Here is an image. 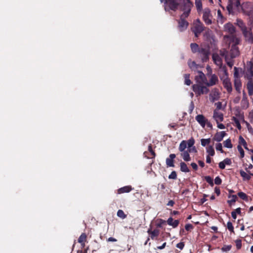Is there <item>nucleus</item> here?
<instances>
[{
    "instance_id": "nucleus-9",
    "label": "nucleus",
    "mask_w": 253,
    "mask_h": 253,
    "mask_svg": "<svg viewBox=\"0 0 253 253\" xmlns=\"http://www.w3.org/2000/svg\"><path fill=\"white\" fill-rule=\"evenodd\" d=\"M211 17L210 9H205L203 12V19L206 24L210 25L211 24Z\"/></svg>"
},
{
    "instance_id": "nucleus-1",
    "label": "nucleus",
    "mask_w": 253,
    "mask_h": 253,
    "mask_svg": "<svg viewBox=\"0 0 253 253\" xmlns=\"http://www.w3.org/2000/svg\"><path fill=\"white\" fill-rule=\"evenodd\" d=\"M193 6V4L190 0H179L178 8L181 11L183 12L181 14L182 17H188L189 16Z\"/></svg>"
},
{
    "instance_id": "nucleus-10",
    "label": "nucleus",
    "mask_w": 253,
    "mask_h": 253,
    "mask_svg": "<svg viewBox=\"0 0 253 253\" xmlns=\"http://www.w3.org/2000/svg\"><path fill=\"white\" fill-rule=\"evenodd\" d=\"M240 54L239 48L237 47L236 44H233L232 45L231 49L229 54H226L231 58H235L238 56Z\"/></svg>"
},
{
    "instance_id": "nucleus-48",
    "label": "nucleus",
    "mask_w": 253,
    "mask_h": 253,
    "mask_svg": "<svg viewBox=\"0 0 253 253\" xmlns=\"http://www.w3.org/2000/svg\"><path fill=\"white\" fill-rule=\"evenodd\" d=\"M232 248V246L231 245H224L222 248L221 251L223 252H227L229 251Z\"/></svg>"
},
{
    "instance_id": "nucleus-64",
    "label": "nucleus",
    "mask_w": 253,
    "mask_h": 253,
    "mask_svg": "<svg viewBox=\"0 0 253 253\" xmlns=\"http://www.w3.org/2000/svg\"><path fill=\"white\" fill-rule=\"evenodd\" d=\"M247 127L249 131L252 133L253 134V128L249 124H247Z\"/></svg>"
},
{
    "instance_id": "nucleus-36",
    "label": "nucleus",
    "mask_w": 253,
    "mask_h": 253,
    "mask_svg": "<svg viewBox=\"0 0 253 253\" xmlns=\"http://www.w3.org/2000/svg\"><path fill=\"white\" fill-rule=\"evenodd\" d=\"M187 147V141L185 140H182L180 143L178 150L180 152H183L185 151V149Z\"/></svg>"
},
{
    "instance_id": "nucleus-30",
    "label": "nucleus",
    "mask_w": 253,
    "mask_h": 253,
    "mask_svg": "<svg viewBox=\"0 0 253 253\" xmlns=\"http://www.w3.org/2000/svg\"><path fill=\"white\" fill-rule=\"evenodd\" d=\"M234 86H235V89L238 92H240L241 88L242 87V83L240 80L235 79L234 80Z\"/></svg>"
},
{
    "instance_id": "nucleus-27",
    "label": "nucleus",
    "mask_w": 253,
    "mask_h": 253,
    "mask_svg": "<svg viewBox=\"0 0 253 253\" xmlns=\"http://www.w3.org/2000/svg\"><path fill=\"white\" fill-rule=\"evenodd\" d=\"M236 24L238 26L240 27L241 29L242 32L244 30H245L246 29H247V27L245 24V23L243 22V21L240 19H237L236 20Z\"/></svg>"
},
{
    "instance_id": "nucleus-11",
    "label": "nucleus",
    "mask_w": 253,
    "mask_h": 253,
    "mask_svg": "<svg viewBox=\"0 0 253 253\" xmlns=\"http://www.w3.org/2000/svg\"><path fill=\"white\" fill-rule=\"evenodd\" d=\"M198 75L195 77L196 82L199 84H205L206 85L207 82L205 75L202 71H198Z\"/></svg>"
},
{
    "instance_id": "nucleus-13",
    "label": "nucleus",
    "mask_w": 253,
    "mask_h": 253,
    "mask_svg": "<svg viewBox=\"0 0 253 253\" xmlns=\"http://www.w3.org/2000/svg\"><path fill=\"white\" fill-rule=\"evenodd\" d=\"M247 74L248 79H251L253 77V61L251 60L247 62Z\"/></svg>"
},
{
    "instance_id": "nucleus-55",
    "label": "nucleus",
    "mask_w": 253,
    "mask_h": 253,
    "mask_svg": "<svg viewBox=\"0 0 253 253\" xmlns=\"http://www.w3.org/2000/svg\"><path fill=\"white\" fill-rule=\"evenodd\" d=\"M236 246L237 249H240L242 247V242L241 240H237L236 241Z\"/></svg>"
},
{
    "instance_id": "nucleus-34",
    "label": "nucleus",
    "mask_w": 253,
    "mask_h": 253,
    "mask_svg": "<svg viewBox=\"0 0 253 253\" xmlns=\"http://www.w3.org/2000/svg\"><path fill=\"white\" fill-rule=\"evenodd\" d=\"M239 145H240V146L243 145L244 146V147L245 148V149L249 150V149L248 148V147H247V143L246 140L244 139V138L242 136H239Z\"/></svg>"
},
{
    "instance_id": "nucleus-50",
    "label": "nucleus",
    "mask_w": 253,
    "mask_h": 253,
    "mask_svg": "<svg viewBox=\"0 0 253 253\" xmlns=\"http://www.w3.org/2000/svg\"><path fill=\"white\" fill-rule=\"evenodd\" d=\"M237 149H238V151L240 153L241 158H243L245 155L244 151L243 149L240 145H238Z\"/></svg>"
},
{
    "instance_id": "nucleus-22",
    "label": "nucleus",
    "mask_w": 253,
    "mask_h": 253,
    "mask_svg": "<svg viewBox=\"0 0 253 253\" xmlns=\"http://www.w3.org/2000/svg\"><path fill=\"white\" fill-rule=\"evenodd\" d=\"M248 80L249 81L247 84V88L249 95L250 96H252L253 95V80L252 78Z\"/></svg>"
},
{
    "instance_id": "nucleus-38",
    "label": "nucleus",
    "mask_w": 253,
    "mask_h": 253,
    "mask_svg": "<svg viewBox=\"0 0 253 253\" xmlns=\"http://www.w3.org/2000/svg\"><path fill=\"white\" fill-rule=\"evenodd\" d=\"M211 142V138L204 139L202 138L201 139V145L203 147H205L208 145Z\"/></svg>"
},
{
    "instance_id": "nucleus-35",
    "label": "nucleus",
    "mask_w": 253,
    "mask_h": 253,
    "mask_svg": "<svg viewBox=\"0 0 253 253\" xmlns=\"http://www.w3.org/2000/svg\"><path fill=\"white\" fill-rule=\"evenodd\" d=\"M206 151L209 156H213L215 154L214 150L212 145L208 146L206 148Z\"/></svg>"
},
{
    "instance_id": "nucleus-62",
    "label": "nucleus",
    "mask_w": 253,
    "mask_h": 253,
    "mask_svg": "<svg viewBox=\"0 0 253 253\" xmlns=\"http://www.w3.org/2000/svg\"><path fill=\"white\" fill-rule=\"evenodd\" d=\"M214 192L216 194L217 196H219L220 194V188L218 187H215L214 188Z\"/></svg>"
},
{
    "instance_id": "nucleus-53",
    "label": "nucleus",
    "mask_w": 253,
    "mask_h": 253,
    "mask_svg": "<svg viewBox=\"0 0 253 253\" xmlns=\"http://www.w3.org/2000/svg\"><path fill=\"white\" fill-rule=\"evenodd\" d=\"M214 183L216 185H220L222 183V180L219 176H216L214 179Z\"/></svg>"
},
{
    "instance_id": "nucleus-61",
    "label": "nucleus",
    "mask_w": 253,
    "mask_h": 253,
    "mask_svg": "<svg viewBox=\"0 0 253 253\" xmlns=\"http://www.w3.org/2000/svg\"><path fill=\"white\" fill-rule=\"evenodd\" d=\"M225 164L224 163L223 161L220 162L219 163V167L220 169H223L225 168Z\"/></svg>"
},
{
    "instance_id": "nucleus-52",
    "label": "nucleus",
    "mask_w": 253,
    "mask_h": 253,
    "mask_svg": "<svg viewBox=\"0 0 253 253\" xmlns=\"http://www.w3.org/2000/svg\"><path fill=\"white\" fill-rule=\"evenodd\" d=\"M169 179H176L177 178V174L175 171H172L169 176Z\"/></svg>"
},
{
    "instance_id": "nucleus-2",
    "label": "nucleus",
    "mask_w": 253,
    "mask_h": 253,
    "mask_svg": "<svg viewBox=\"0 0 253 253\" xmlns=\"http://www.w3.org/2000/svg\"><path fill=\"white\" fill-rule=\"evenodd\" d=\"M204 26L200 21V19H197L193 24V27L191 28L192 31L194 33L196 37H198L199 35L204 30Z\"/></svg>"
},
{
    "instance_id": "nucleus-46",
    "label": "nucleus",
    "mask_w": 253,
    "mask_h": 253,
    "mask_svg": "<svg viewBox=\"0 0 253 253\" xmlns=\"http://www.w3.org/2000/svg\"><path fill=\"white\" fill-rule=\"evenodd\" d=\"M195 4L198 10H200L202 8V3L201 0H195Z\"/></svg>"
},
{
    "instance_id": "nucleus-3",
    "label": "nucleus",
    "mask_w": 253,
    "mask_h": 253,
    "mask_svg": "<svg viewBox=\"0 0 253 253\" xmlns=\"http://www.w3.org/2000/svg\"><path fill=\"white\" fill-rule=\"evenodd\" d=\"M192 89L197 96H200L203 94H207L210 91L207 87L199 84H193L192 85Z\"/></svg>"
},
{
    "instance_id": "nucleus-32",
    "label": "nucleus",
    "mask_w": 253,
    "mask_h": 253,
    "mask_svg": "<svg viewBox=\"0 0 253 253\" xmlns=\"http://www.w3.org/2000/svg\"><path fill=\"white\" fill-rule=\"evenodd\" d=\"M233 58H231V57H229L228 55H225V60L226 62L227 65L232 68L234 65V61L233 60Z\"/></svg>"
},
{
    "instance_id": "nucleus-43",
    "label": "nucleus",
    "mask_w": 253,
    "mask_h": 253,
    "mask_svg": "<svg viewBox=\"0 0 253 253\" xmlns=\"http://www.w3.org/2000/svg\"><path fill=\"white\" fill-rule=\"evenodd\" d=\"M148 151L151 154V157H148V158H154L156 156V153H155L154 151L152 149V146L151 144H150L148 146Z\"/></svg>"
},
{
    "instance_id": "nucleus-37",
    "label": "nucleus",
    "mask_w": 253,
    "mask_h": 253,
    "mask_svg": "<svg viewBox=\"0 0 253 253\" xmlns=\"http://www.w3.org/2000/svg\"><path fill=\"white\" fill-rule=\"evenodd\" d=\"M184 77L185 79L184 84L187 85H190L192 84V82L190 79V74H184Z\"/></svg>"
},
{
    "instance_id": "nucleus-28",
    "label": "nucleus",
    "mask_w": 253,
    "mask_h": 253,
    "mask_svg": "<svg viewBox=\"0 0 253 253\" xmlns=\"http://www.w3.org/2000/svg\"><path fill=\"white\" fill-rule=\"evenodd\" d=\"M190 152V150L188 151H184L182 152V153L181 154V157L183 158V160L186 162H189L191 160V158L190 157L189 152Z\"/></svg>"
},
{
    "instance_id": "nucleus-42",
    "label": "nucleus",
    "mask_w": 253,
    "mask_h": 253,
    "mask_svg": "<svg viewBox=\"0 0 253 253\" xmlns=\"http://www.w3.org/2000/svg\"><path fill=\"white\" fill-rule=\"evenodd\" d=\"M232 120L235 123L236 125V126L238 128V129H241L242 128L241 125L239 122V120L236 117H233L232 119Z\"/></svg>"
},
{
    "instance_id": "nucleus-6",
    "label": "nucleus",
    "mask_w": 253,
    "mask_h": 253,
    "mask_svg": "<svg viewBox=\"0 0 253 253\" xmlns=\"http://www.w3.org/2000/svg\"><path fill=\"white\" fill-rule=\"evenodd\" d=\"M240 5V0H228L226 7L229 14H233V6L238 7Z\"/></svg>"
},
{
    "instance_id": "nucleus-33",
    "label": "nucleus",
    "mask_w": 253,
    "mask_h": 253,
    "mask_svg": "<svg viewBox=\"0 0 253 253\" xmlns=\"http://www.w3.org/2000/svg\"><path fill=\"white\" fill-rule=\"evenodd\" d=\"M228 198H231V200L227 201V203L230 206H231V205L233 204H234L236 202L237 199V197L236 195H230L228 196Z\"/></svg>"
},
{
    "instance_id": "nucleus-20",
    "label": "nucleus",
    "mask_w": 253,
    "mask_h": 253,
    "mask_svg": "<svg viewBox=\"0 0 253 253\" xmlns=\"http://www.w3.org/2000/svg\"><path fill=\"white\" fill-rule=\"evenodd\" d=\"M226 135V133L224 131L217 132L214 134L213 140L217 142H220Z\"/></svg>"
},
{
    "instance_id": "nucleus-15",
    "label": "nucleus",
    "mask_w": 253,
    "mask_h": 253,
    "mask_svg": "<svg viewBox=\"0 0 253 253\" xmlns=\"http://www.w3.org/2000/svg\"><path fill=\"white\" fill-rule=\"evenodd\" d=\"M213 118L216 121L217 124L219 122H222L223 120V115L222 113L219 112L216 110L213 111Z\"/></svg>"
},
{
    "instance_id": "nucleus-17",
    "label": "nucleus",
    "mask_w": 253,
    "mask_h": 253,
    "mask_svg": "<svg viewBox=\"0 0 253 253\" xmlns=\"http://www.w3.org/2000/svg\"><path fill=\"white\" fill-rule=\"evenodd\" d=\"M133 189L131 185H127L119 188L117 190V194H121L125 193H129Z\"/></svg>"
},
{
    "instance_id": "nucleus-63",
    "label": "nucleus",
    "mask_w": 253,
    "mask_h": 253,
    "mask_svg": "<svg viewBox=\"0 0 253 253\" xmlns=\"http://www.w3.org/2000/svg\"><path fill=\"white\" fill-rule=\"evenodd\" d=\"M191 166L195 170H197L198 169V167L196 163H192L191 164Z\"/></svg>"
},
{
    "instance_id": "nucleus-60",
    "label": "nucleus",
    "mask_w": 253,
    "mask_h": 253,
    "mask_svg": "<svg viewBox=\"0 0 253 253\" xmlns=\"http://www.w3.org/2000/svg\"><path fill=\"white\" fill-rule=\"evenodd\" d=\"M189 66L191 69H194L195 67L196 68L197 65L196 64L195 62L193 61L191 63L189 64Z\"/></svg>"
},
{
    "instance_id": "nucleus-29",
    "label": "nucleus",
    "mask_w": 253,
    "mask_h": 253,
    "mask_svg": "<svg viewBox=\"0 0 253 253\" xmlns=\"http://www.w3.org/2000/svg\"><path fill=\"white\" fill-rule=\"evenodd\" d=\"M180 170L184 172H188L190 171V169L187 167L186 163L183 162H181L180 163Z\"/></svg>"
},
{
    "instance_id": "nucleus-12",
    "label": "nucleus",
    "mask_w": 253,
    "mask_h": 253,
    "mask_svg": "<svg viewBox=\"0 0 253 253\" xmlns=\"http://www.w3.org/2000/svg\"><path fill=\"white\" fill-rule=\"evenodd\" d=\"M244 36L245 37L246 40L250 43H252L253 42V35L251 30H248V28L245 30L242 31Z\"/></svg>"
},
{
    "instance_id": "nucleus-26",
    "label": "nucleus",
    "mask_w": 253,
    "mask_h": 253,
    "mask_svg": "<svg viewBox=\"0 0 253 253\" xmlns=\"http://www.w3.org/2000/svg\"><path fill=\"white\" fill-rule=\"evenodd\" d=\"M147 232L150 235V237L152 239H154V238L158 237L160 234L159 230L157 229H154L153 231L149 229Z\"/></svg>"
},
{
    "instance_id": "nucleus-21",
    "label": "nucleus",
    "mask_w": 253,
    "mask_h": 253,
    "mask_svg": "<svg viewBox=\"0 0 253 253\" xmlns=\"http://www.w3.org/2000/svg\"><path fill=\"white\" fill-rule=\"evenodd\" d=\"M225 31L230 34H234L236 32L235 27L230 23H228L224 25Z\"/></svg>"
},
{
    "instance_id": "nucleus-7",
    "label": "nucleus",
    "mask_w": 253,
    "mask_h": 253,
    "mask_svg": "<svg viewBox=\"0 0 253 253\" xmlns=\"http://www.w3.org/2000/svg\"><path fill=\"white\" fill-rule=\"evenodd\" d=\"M250 6H251V3L249 2H246L243 3L242 4H240V5L238 7H236L235 6H233L234 8L238 9L239 7H241L242 11L243 13L248 16H250L251 13V10H250ZM234 13L232 14H233L234 13V11H233Z\"/></svg>"
},
{
    "instance_id": "nucleus-54",
    "label": "nucleus",
    "mask_w": 253,
    "mask_h": 253,
    "mask_svg": "<svg viewBox=\"0 0 253 253\" xmlns=\"http://www.w3.org/2000/svg\"><path fill=\"white\" fill-rule=\"evenodd\" d=\"M167 221L162 219H160L159 222L157 224V227L161 228L162 227V225L165 224Z\"/></svg>"
},
{
    "instance_id": "nucleus-18",
    "label": "nucleus",
    "mask_w": 253,
    "mask_h": 253,
    "mask_svg": "<svg viewBox=\"0 0 253 253\" xmlns=\"http://www.w3.org/2000/svg\"><path fill=\"white\" fill-rule=\"evenodd\" d=\"M195 119L203 127L205 126L208 120L203 115H198L196 116Z\"/></svg>"
},
{
    "instance_id": "nucleus-31",
    "label": "nucleus",
    "mask_w": 253,
    "mask_h": 253,
    "mask_svg": "<svg viewBox=\"0 0 253 253\" xmlns=\"http://www.w3.org/2000/svg\"><path fill=\"white\" fill-rule=\"evenodd\" d=\"M190 47L192 52L193 53L199 52L201 48L199 47V45L196 43H191L190 44Z\"/></svg>"
},
{
    "instance_id": "nucleus-44",
    "label": "nucleus",
    "mask_w": 253,
    "mask_h": 253,
    "mask_svg": "<svg viewBox=\"0 0 253 253\" xmlns=\"http://www.w3.org/2000/svg\"><path fill=\"white\" fill-rule=\"evenodd\" d=\"M238 196L242 200L245 201L248 200V196L243 192H240L238 193Z\"/></svg>"
},
{
    "instance_id": "nucleus-23",
    "label": "nucleus",
    "mask_w": 253,
    "mask_h": 253,
    "mask_svg": "<svg viewBox=\"0 0 253 253\" xmlns=\"http://www.w3.org/2000/svg\"><path fill=\"white\" fill-rule=\"evenodd\" d=\"M167 222L168 224H169L170 226H171L174 228H176L179 224V221L178 220H174L171 217H170L168 218V219L167 221Z\"/></svg>"
},
{
    "instance_id": "nucleus-40",
    "label": "nucleus",
    "mask_w": 253,
    "mask_h": 253,
    "mask_svg": "<svg viewBox=\"0 0 253 253\" xmlns=\"http://www.w3.org/2000/svg\"><path fill=\"white\" fill-rule=\"evenodd\" d=\"M87 236L86 234L84 233H82L81 236L79 237L78 241L79 243H83V242H85Z\"/></svg>"
},
{
    "instance_id": "nucleus-56",
    "label": "nucleus",
    "mask_w": 253,
    "mask_h": 253,
    "mask_svg": "<svg viewBox=\"0 0 253 253\" xmlns=\"http://www.w3.org/2000/svg\"><path fill=\"white\" fill-rule=\"evenodd\" d=\"M193 226L191 224H187L185 226V229L186 231H189L193 229Z\"/></svg>"
},
{
    "instance_id": "nucleus-47",
    "label": "nucleus",
    "mask_w": 253,
    "mask_h": 253,
    "mask_svg": "<svg viewBox=\"0 0 253 253\" xmlns=\"http://www.w3.org/2000/svg\"><path fill=\"white\" fill-rule=\"evenodd\" d=\"M195 143V140L193 137H191L189 139L187 142V146H188V148H191L192 147Z\"/></svg>"
},
{
    "instance_id": "nucleus-25",
    "label": "nucleus",
    "mask_w": 253,
    "mask_h": 253,
    "mask_svg": "<svg viewBox=\"0 0 253 253\" xmlns=\"http://www.w3.org/2000/svg\"><path fill=\"white\" fill-rule=\"evenodd\" d=\"M240 174L243 177L244 180H249L251 178V175H253V173L250 172V174L247 173L243 170L240 171Z\"/></svg>"
},
{
    "instance_id": "nucleus-57",
    "label": "nucleus",
    "mask_w": 253,
    "mask_h": 253,
    "mask_svg": "<svg viewBox=\"0 0 253 253\" xmlns=\"http://www.w3.org/2000/svg\"><path fill=\"white\" fill-rule=\"evenodd\" d=\"M176 247L180 250H182L184 247V244L183 242H180L176 244Z\"/></svg>"
},
{
    "instance_id": "nucleus-39",
    "label": "nucleus",
    "mask_w": 253,
    "mask_h": 253,
    "mask_svg": "<svg viewBox=\"0 0 253 253\" xmlns=\"http://www.w3.org/2000/svg\"><path fill=\"white\" fill-rule=\"evenodd\" d=\"M224 146L228 148H231L233 147V145L231 143L230 139L228 138L223 142Z\"/></svg>"
},
{
    "instance_id": "nucleus-4",
    "label": "nucleus",
    "mask_w": 253,
    "mask_h": 253,
    "mask_svg": "<svg viewBox=\"0 0 253 253\" xmlns=\"http://www.w3.org/2000/svg\"><path fill=\"white\" fill-rule=\"evenodd\" d=\"M166 4L165 5L166 11L171 10L175 11L178 9L179 0H167Z\"/></svg>"
},
{
    "instance_id": "nucleus-51",
    "label": "nucleus",
    "mask_w": 253,
    "mask_h": 253,
    "mask_svg": "<svg viewBox=\"0 0 253 253\" xmlns=\"http://www.w3.org/2000/svg\"><path fill=\"white\" fill-rule=\"evenodd\" d=\"M215 149L217 151H219L222 153H223L224 152V151L222 149V144L220 143H218L216 144Z\"/></svg>"
},
{
    "instance_id": "nucleus-8",
    "label": "nucleus",
    "mask_w": 253,
    "mask_h": 253,
    "mask_svg": "<svg viewBox=\"0 0 253 253\" xmlns=\"http://www.w3.org/2000/svg\"><path fill=\"white\" fill-rule=\"evenodd\" d=\"M187 17H182L180 15V19L178 20V28L180 32H183L185 30L188 25V22L185 20Z\"/></svg>"
},
{
    "instance_id": "nucleus-5",
    "label": "nucleus",
    "mask_w": 253,
    "mask_h": 253,
    "mask_svg": "<svg viewBox=\"0 0 253 253\" xmlns=\"http://www.w3.org/2000/svg\"><path fill=\"white\" fill-rule=\"evenodd\" d=\"M200 54L201 60L203 62H207L209 58L210 50L209 47H201L198 52Z\"/></svg>"
},
{
    "instance_id": "nucleus-45",
    "label": "nucleus",
    "mask_w": 253,
    "mask_h": 253,
    "mask_svg": "<svg viewBox=\"0 0 253 253\" xmlns=\"http://www.w3.org/2000/svg\"><path fill=\"white\" fill-rule=\"evenodd\" d=\"M205 180L208 182L211 186H213V182L212 178L210 176H206L205 177Z\"/></svg>"
},
{
    "instance_id": "nucleus-19",
    "label": "nucleus",
    "mask_w": 253,
    "mask_h": 253,
    "mask_svg": "<svg viewBox=\"0 0 253 253\" xmlns=\"http://www.w3.org/2000/svg\"><path fill=\"white\" fill-rule=\"evenodd\" d=\"M176 155L174 154H171L169 157L167 158L166 160V165L168 167H174V159L175 158Z\"/></svg>"
},
{
    "instance_id": "nucleus-24",
    "label": "nucleus",
    "mask_w": 253,
    "mask_h": 253,
    "mask_svg": "<svg viewBox=\"0 0 253 253\" xmlns=\"http://www.w3.org/2000/svg\"><path fill=\"white\" fill-rule=\"evenodd\" d=\"M214 63L217 66H221L222 64V59L216 53H214L212 56Z\"/></svg>"
},
{
    "instance_id": "nucleus-59",
    "label": "nucleus",
    "mask_w": 253,
    "mask_h": 253,
    "mask_svg": "<svg viewBox=\"0 0 253 253\" xmlns=\"http://www.w3.org/2000/svg\"><path fill=\"white\" fill-rule=\"evenodd\" d=\"M215 105L216 106V108L215 110H216L218 111L219 110L221 109L222 108V103L220 102H218L215 104Z\"/></svg>"
},
{
    "instance_id": "nucleus-14",
    "label": "nucleus",
    "mask_w": 253,
    "mask_h": 253,
    "mask_svg": "<svg viewBox=\"0 0 253 253\" xmlns=\"http://www.w3.org/2000/svg\"><path fill=\"white\" fill-rule=\"evenodd\" d=\"M224 87L226 89L228 93H231L232 91L231 83L229 79L226 77L223 81Z\"/></svg>"
},
{
    "instance_id": "nucleus-41",
    "label": "nucleus",
    "mask_w": 253,
    "mask_h": 253,
    "mask_svg": "<svg viewBox=\"0 0 253 253\" xmlns=\"http://www.w3.org/2000/svg\"><path fill=\"white\" fill-rule=\"evenodd\" d=\"M117 215L118 217L122 219H125L126 217V215L124 211L122 210H119L117 211Z\"/></svg>"
},
{
    "instance_id": "nucleus-49",
    "label": "nucleus",
    "mask_w": 253,
    "mask_h": 253,
    "mask_svg": "<svg viewBox=\"0 0 253 253\" xmlns=\"http://www.w3.org/2000/svg\"><path fill=\"white\" fill-rule=\"evenodd\" d=\"M227 228L232 233H234V227L232 225V223L230 221H228L227 223Z\"/></svg>"
},
{
    "instance_id": "nucleus-16",
    "label": "nucleus",
    "mask_w": 253,
    "mask_h": 253,
    "mask_svg": "<svg viewBox=\"0 0 253 253\" xmlns=\"http://www.w3.org/2000/svg\"><path fill=\"white\" fill-rule=\"evenodd\" d=\"M218 82V79L217 76L215 74H212L211 75L209 82H206V85L208 86H213L217 84Z\"/></svg>"
},
{
    "instance_id": "nucleus-58",
    "label": "nucleus",
    "mask_w": 253,
    "mask_h": 253,
    "mask_svg": "<svg viewBox=\"0 0 253 253\" xmlns=\"http://www.w3.org/2000/svg\"><path fill=\"white\" fill-rule=\"evenodd\" d=\"M224 163L227 165H230L232 163L231 160L229 158H226L223 161Z\"/></svg>"
}]
</instances>
